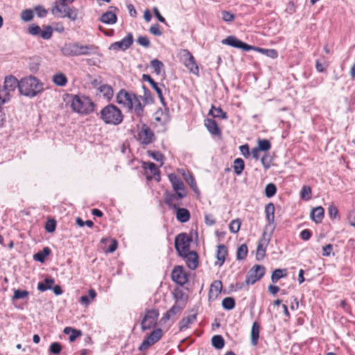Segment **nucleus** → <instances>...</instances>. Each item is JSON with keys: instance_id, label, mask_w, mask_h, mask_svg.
I'll return each instance as SVG.
<instances>
[{"instance_id": "39", "label": "nucleus", "mask_w": 355, "mask_h": 355, "mask_svg": "<svg viewBox=\"0 0 355 355\" xmlns=\"http://www.w3.org/2000/svg\"><path fill=\"white\" fill-rule=\"evenodd\" d=\"M223 288L222 282L219 280H215L211 284L209 293H214L215 296L217 297L220 293Z\"/></svg>"}, {"instance_id": "5", "label": "nucleus", "mask_w": 355, "mask_h": 355, "mask_svg": "<svg viewBox=\"0 0 355 355\" xmlns=\"http://www.w3.org/2000/svg\"><path fill=\"white\" fill-rule=\"evenodd\" d=\"M137 139L141 145L148 146L155 141V133L146 123L141 121V125H137Z\"/></svg>"}, {"instance_id": "38", "label": "nucleus", "mask_w": 355, "mask_h": 355, "mask_svg": "<svg viewBox=\"0 0 355 355\" xmlns=\"http://www.w3.org/2000/svg\"><path fill=\"white\" fill-rule=\"evenodd\" d=\"M182 175L184 180L191 186V189L194 191H196L198 190V187L193 175L190 173L185 172L182 173Z\"/></svg>"}, {"instance_id": "31", "label": "nucleus", "mask_w": 355, "mask_h": 355, "mask_svg": "<svg viewBox=\"0 0 355 355\" xmlns=\"http://www.w3.org/2000/svg\"><path fill=\"white\" fill-rule=\"evenodd\" d=\"M51 253V250L48 247H45L43 248L42 251H40L33 255V259L35 261H39L40 263H44L46 257L49 255Z\"/></svg>"}, {"instance_id": "16", "label": "nucleus", "mask_w": 355, "mask_h": 355, "mask_svg": "<svg viewBox=\"0 0 355 355\" xmlns=\"http://www.w3.org/2000/svg\"><path fill=\"white\" fill-rule=\"evenodd\" d=\"M18 87L19 89V81L13 76H8L5 78L4 85L2 88L7 94L10 95V92H14Z\"/></svg>"}, {"instance_id": "18", "label": "nucleus", "mask_w": 355, "mask_h": 355, "mask_svg": "<svg viewBox=\"0 0 355 355\" xmlns=\"http://www.w3.org/2000/svg\"><path fill=\"white\" fill-rule=\"evenodd\" d=\"M185 259L187 265L191 270H195L198 266V255L194 251H189L185 254H180Z\"/></svg>"}, {"instance_id": "2", "label": "nucleus", "mask_w": 355, "mask_h": 355, "mask_svg": "<svg viewBox=\"0 0 355 355\" xmlns=\"http://www.w3.org/2000/svg\"><path fill=\"white\" fill-rule=\"evenodd\" d=\"M43 90V84L35 77L30 76L19 80V92L33 98Z\"/></svg>"}, {"instance_id": "10", "label": "nucleus", "mask_w": 355, "mask_h": 355, "mask_svg": "<svg viewBox=\"0 0 355 355\" xmlns=\"http://www.w3.org/2000/svg\"><path fill=\"white\" fill-rule=\"evenodd\" d=\"M175 191V193L166 192L164 202L168 207L173 209H178L180 204L176 202L184 198L187 196V192L178 191Z\"/></svg>"}, {"instance_id": "60", "label": "nucleus", "mask_w": 355, "mask_h": 355, "mask_svg": "<svg viewBox=\"0 0 355 355\" xmlns=\"http://www.w3.org/2000/svg\"><path fill=\"white\" fill-rule=\"evenodd\" d=\"M222 15V19L227 22H232L234 19V15L228 12V11H223L221 12Z\"/></svg>"}, {"instance_id": "35", "label": "nucleus", "mask_w": 355, "mask_h": 355, "mask_svg": "<svg viewBox=\"0 0 355 355\" xmlns=\"http://www.w3.org/2000/svg\"><path fill=\"white\" fill-rule=\"evenodd\" d=\"M287 275L286 269H276L271 275V280L273 283H277L278 280Z\"/></svg>"}, {"instance_id": "23", "label": "nucleus", "mask_w": 355, "mask_h": 355, "mask_svg": "<svg viewBox=\"0 0 355 355\" xmlns=\"http://www.w3.org/2000/svg\"><path fill=\"white\" fill-rule=\"evenodd\" d=\"M176 211V218L178 221L181 223H186L190 219V212L188 209L185 208H180L179 206L178 209H175Z\"/></svg>"}, {"instance_id": "11", "label": "nucleus", "mask_w": 355, "mask_h": 355, "mask_svg": "<svg viewBox=\"0 0 355 355\" xmlns=\"http://www.w3.org/2000/svg\"><path fill=\"white\" fill-rule=\"evenodd\" d=\"M162 336V330L161 329H157L153 330L150 335L146 337L139 347V350L144 351L147 349L150 346L154 345Z\"/></svg>"}, {"instance_id": "40", "label": "nucleus", "mask_w": 355, "mask_h": 355, "mask_svg": "<svg viewBox=\"0 0 355 355\" xmlns=\"http://www.w3.org/2000/svg\"><path fill=\"white\" fill-rule=\"evenodd\" d=\"M185 67L193 73L198 74L199 72L198 67L195 61L194 58L193 59L187 60L184 63Z\"/></svg>"}, {"instance_id": "44", "label": "nucleus", "mask_w": 355, "mask_h": 355, "mask_svg": "<svg viewBox=\"0 0 355 355\" xmlns=\"http://www.w3.org/2000/svg\"><path fill=\"white\" fill-rule=\"evenodd\" d=\"M253 49L261 52L262 53L265 54L266 55L271 58H276L278 56L277 51L275 49H266L259 47H254Z\"/></svg>"}, {"instance_id": "26", "label": "nucleus", "mask_w": 355, "mask_h": 355, "mask_svg": "<svg viewBox=\"0 0 355 355\" xmlns=\"http://www.w3.org/2000/svg\"><path fill=\"white\" fill-rule=\"evenodd\" d=\"M266 217L268 223V225H270L275 222V206L273 203H268L265 207Z\"/></svg>"}, {"instance_id": "54", "label": "nucleus", "mask_w": 355, "mask_h": 355, "mask_svg": "<svg viewBox=\"0 0 355 355\" xmlns=\"http://www.w3.org/2000/svg\"><path fill=\"white\" fill-rule=\"evenodd\" d=\"M180 59L184 63L189 60L193 59L192 54L187 49H182L180 52Z\"/></svg>"}, {"instance_id": "33", "label": "nucleus", "mask_w": 355, "mask_h": 355, "mask_svg": "<svg viewBox=\"0 0 355 355\" xmlns=\"http://www.w3.org/2000/svg\"><path fill=\"white\" fill-rule=\"evenodd\" d=\"M234 173L239 175L242 173L245 168L244 161L241 158H236L234 161Z\"/></svg>"}, {"instance_id": "63", "label": "nucleus", "mask_w": 355, "mask_h": 355, "mask_svg": "<svg viewBox=\"0 0 355 355\" xmlns=\"http://www.w3.org/2000/svg\"><path fill=\"white\" fill-rule=\"evenodd\" d=\"M322 255L324 257H329L333 251V245L327 244L322 248Z\"/></svg>"}, {"instance_id": "15", "label": "nucleus", "mask_w": 355, "mask_h": 355, "mask_svg": "<svg viewBox=\"0 0 355 355\" xmlns=\"http://www.w3.org/2000/svg\"><path fill=\"white\" fill-rule=\"evenodd\" d=\"M270 240V235L266 238V232H263L257 248L256 258L257 260L259 261L265 257L266 247L268 245Z\"/></svg>"}, {"instance_id": "62", "label": "nucleus", "mask_w": 355, "mask_h": 355, "mask_svg": "<svg viewBox=\"0 0 355 355\" xmlns=\"http://www.w3.org/2000/svg\"><path fill=\"white\" fill-rule=\"evenodd\" d=\"M41 32V28L39 26L35 24H32L28 28V33L32 35H39Z\"/></svg>"}, {"instance_id": "43", "label": "nucleus", "mask_w": 355, "mask_h": 355, "mask_svg": "<svg viewBox=\"0 0 355 355\" xmlns=\"http://www.w3.org/2000/svg\"><path fill=\"white\" fill-rule=\"evenodd\" d=\"M248 247L245 244L241 245L237 249L236 259L239 260L244 259L248 254Z\"/></svg>"}, {"instance_id": "59", "label": "nucleus", "mask_w": 355, "mask_h": 355, "mask_svg": "<svg viewBox=\"0 0 355 355\" xmlns=\"http://www.w3.org/2000/svg\"><path fill=\"white\" fill-rule=\"evenodd\" d=\"M62 346L59 343H53L50 346V352L54 354L60 353Z\"/></svg>"}, {"instance_id": "6", "label": "nucleus", "mask_w": 355, "mask_h": 355, "mask_svg": "<svg viewBox=\"0 0 355 355\" xmlns=\"http://www.w3.org/2000/svg\"><path fill=\"white\" fill-rule=\"evenodd\" d=\"M51 12L54 15L60 17H67L72 21H75L78 18V10L76 8H70L68 6L60 8L58 2H54Z\"/></svg>"}, {"instance_id": "28", "label": "nucleus", "mask_w": 355, "mask_h": 355, "mask_svg": "<svg viewBox=\"0 0 355 355\" xmlns=\"http://www.w3.org/2000/svg\"><path fill=\"white\" fill-rule=\"evenodd\" d=\"M184 309L183 306L179 304H174L168 311L164 315L162 320L164 321L168 320L172 315H175L180 313V311Z\"/></svg>"}, {"instance_id": "56", "label": "nucleus", "mask_w": 355, "mask_h": 355, "mask_svg": "<svg viewBox=\"0 0 355 355\" xmlns=\"http://www.w3.org/2000/svg\"><path fill=\"white\" fill-rule=\"evenodd\" d=\"M311 189L309 187L304 186L301 191V198L304 200L311 198Z\"/></svg>"}, {"instance_id": "50", "label": "nucleus", "mask_w": 355, "mask_h": 355, "mask_svg": "<svg viewBox=\"0 0 355 355\" xmlns=\"http://www.w3.org/2000/svg\"><path fill=\"white\" fill-rule=\"evenodd\" d=\"M99 90L101 92L103 93V95L107 98L110 96H112L113 94V89L112 88L107 85H103L100 87Z\"/></svg>"}, {"instance_id": "7", "label": "nucleus", "mask_w": 355, "mask_h": 355, "mask_svg": "<svg viewBox=\"0 0 355 355\" xmlns=\"http://www.w3.org/2000/svg\"><path fill=\"white\" fill-rule=\"evenodd\" d=\"M192 239L186 233H181L175 239V248L179 255L185 254L190 251V243Z\"/></svg>"}, {"instance_id": "36", "label": "nucleus", "mask_w": 355, "mask_h": 355, "mask_svg": "<svg viewBox=\"0 0 355 355\" xmlns=\"http://www.w3.org/2000/svg\"><path fill=\"white\" fill-rule=\"evenodd\" d=\"M212 345L217 349H220L224 347L225 341L222 336L215 335L211 338Z\"/></svg>"}, {"instance_id": "13", "label": "nucleus", "mask_w": 355, "mask_h": 355, "mask_svg": "<svg viewBox=\"0 0 355 355\" xmlns=\"http://www.w3.org/2000/svg\"><path fill=\"white\" fill-rule=\"evenodd\" d=\"M222 43L224 44H227L234 48L241 49L245 51H248L254 49V46L243 42L235 36L227 37L225 40L222 41Z\"/></svg>"}, {"instance_id": "41", "label": "nucleus", "mask_w": 355, "mask_h": 355, "mask_svg": "<svg viewBox=\"0 0 355 355\" xmlns=\"http://www.w3.org/2000/svg\"><path fill=\"white\" fill-rule=\"evenodd\" d=\"M144 89V95L143 96H140L144 101L145 104H152L154 102V98L153 97L150 92L143 85Z\"/></svg>"}, {"instance_id": "3", "label": "nucleus", "mask_w": 355, "mask_h": 355, "mask_svg": "<svg viewBox=\"0 0 355 355\" xmlns=\"http://www.w3.org/2000/svg\"><path fill=\"white\" fill-rule=\"evenodd\" d=\"M100 119L105 124L118 125L122 123L123 114L118 107L113 104H109L101 110Z\"/></svg>"}, {"instance_id": "51", "label": "nucleus", "mask_w": 355, "mask_h": 355, "mask_svg": "<svg viewBox=\"0 0 355 355\" xmlns=\"http://www.w3.org/2000/svg\"><path fill=\"white\" fill-rule=\"evenodd\" d=\"M29 293L26 291L14 290L12 300L24 299L28 297Z\"/></svg>"}, {"instance_id": "64", "label": "nucleus", "mask_w": 355, "mask_h": 355, "mask_svg": "<svg viewBox=\"0 0 355 355\" xmlns=\"http://www.w3.org/2000/svg\"><path fill=\"white\" fill-rule=\"evenodd\" d=\"M146 168L149 169L154 175H155L156 174H159V173L158 168L153 162L147 163V166Z\"/></svg>"}, {"instance_id": "42", "label": "nucleus", "mask_w": 355, "mask_h": 355, "mask_svg": "<svg viewBox=\"0 0 355 355\" xmlns=\"http://www.w3.org/2000/svg\"><path fill=\"white\" fill-rule=\"evenodd\" d=\"M222 306L224 309L232 310L235 306V301L233 297H227L222 301Z\"/></svg>"}, {"instance_id": "12", "label": "nucleus", "mask_w": 355, "mask_h": 355, "mask_svg": "<svg viewBox=\"0 0 355 355\" xmlns=\"http://www.w3.org/2000/svg\"><path fill=\"white\" fill-rule=\"evenodd\" d=\"M133 44V35L131 33H129L124 38L119 42L112 43L109 49L114 51H125L131 46Z\"/></svg>"}, {"instance_id": "29", "label": "nucleus", "mask_w": 355, "mask_h": 355, "mask_svg": "<svg viewBox=\"0 0 355 355\" xmlns=\"http://www.w3.org/2000/svg\"><path fill=\"white\" fill-rule=\"evenodd\" d=\"M97 47L93 44L90 45H80L78 44V51L80 55H89L96 51Z\"/></svg>"}, {"instance_id": "4", "label": "nucleus", "mask_w": 355, "mask_h": 355, "mask_svg": "<svg viewBox=\"0 0 355 355\" xmlns=\"http://www.w3.org/2000/svg\"><path fill=\"white\" fill-rule=\"evenodd\" d=\"M71 107L76 112L87 114L94 111L95 105L88 97L74 95L71 97Z\"/></svg>"}, {"instance_id": "14", "label": "nucleus", "mask_w": 355, "mask_h": 355, "mask_svg": "<svg viewBox=\"0 0 355 355\" xmlns=\"http://www.w3.org/2000/svg\"><path fill=\"white\" fill-rule=\"evenodd\" d=\"M171 278L173 282L179 285H184L187 282V275L182 266H175L172 272Z\"/></svg>"}, {"instance_id": "37", "label": "nucleus", "mask_w": 355, "mask_h": 355, "mask_svg": "<svg viewBox=\"0 0 355 355\" xmlns=\"http://www.w3.org/2000/svg\"><path fill=\"white\" fill-rule=\"evenodd\" d=\"M150 66L157 75H160L162 71H164V64L157 59L153 60L150 62Z\"/></svg>"}, {"instance_id": "53", "label": "nucleus", "mask_w": 355, "mask_h": 355, "mask_svg": "<svg viewBox=\"0 0 355 355\" xmlns=\"http://www.w3.org/2000/svg\"><path fill=\"white\" fill-rule=\"evenodd\" d=\"M56 221L54 219H49L45 225V230L47 232L51 233L55 230Z\"/></svg>"}, {"instance_id": "17", "label": "nucleus", "mask_w": 355, "mask_h": 355, "mask_svg": "<svg viewBox=\"0 0 355 355\" xmlns=\"http://www.w3.org/2000/svg\"><path fill=\"white\" fill-rule=\"evenodd\" d=\"M142 79L144 80L147 81V82H148L150 83V85L152 86V87L157 92V94L158 95V97H159L161 103H162V105L164 106H166V103L164 101V96H163V94H162V87L165 88L164 85H161L160 86L158 85V84L157 83H155L154 81V80L148 74H143Z\"/></svg>"}, {"instance_id": "34", "label": "nucleus", "mask_w": 355, "mask_h": 355, "mask_svg": "<svg viewBox=\"0 0 355 355\" xmlns=\"http://www.w3.org/2000/svg\"><path fill=\"white\" fill-rule=\"evenodd\" d=\"M53 83L58 86H64L67 83L66 76L62 73H56L53 77Z\"/></svg>"}, {"instance_id": "1", "label": "nucleus", "mask_w": 355, "mask_h": 355, "mask_svg": "<svg viewBox=\"0 0 355 355\" xmlns=\"http://www.w3.org/2000/svg\"><path fill=\"white\" fill-rule=\"evenodd\" d=\"M116 102L129 111L133 110L137 116L139 118L143 116L144 105L141 103L139 96L136 94L121 89L116 96Z\"/></svg>"}, {"instance_id": "46", "label": "nucleus", "mask_w": 355, "mask_h": 355, "mask_svg": "<svg viewBox=\"0 0 355 355\" xmlns=\"http://www.w3.org/2000/svg\"><path fill=\"white\" fill-rule=\"evenodd\" d=\"M257 148L262 151H268L271 148V144L268 139H259Z\"/></svg>"}, {"instance_id": "27", "label": "nucleus", "mask_w": 355, "mask_h": 355, "mask_svg": "<svg viewBox=\"0 0 355 355\" xmlns=\"http://www.w3.org/2000/svg\"><path fill=\"white\" fill-rule=\"evenodd\" d=\"M101 21L107 24H114L117 21L116 14L111 11H107L101 15Z\"/></svg>"}, {"instance_id": "49", "label": "nucleus", "mask_w": 355, "mask_h": 355, "mask_svg": "<svg viewBox=\"0 0 355 355\" xmlns=\"http://www.w3.org/2000/svg\"><path fill=\"white\" fill-rule=\"evenodd\" d=\"M40 34L44 40H49L53 34V28L51 26H47L45 27L44 31L41 30Z\"/></svg>"}, {"instance_id": "24", "label": "nucleus", "mask_w": 355, "mask_h": 355, "mask_svg": "<svg viewBox=\"0 0 355 355\" xmlns=\"http://www.w3.org/2000/svg\"><path fill=\"white\" fill-rule=\"evenodd\" d=\"M227 254V248L224 245H218V250H217V254H216V258L218 259V261L216 262V265H218L221 266L225 260V257Z\"/></svg>"}, {"instance_id": "25", "label": "nucleus", "mask_w": 355, "mask_h": 355, "mask_svg": "<svg viewBox=\"0 0 355 355\" xmlns=\"http://www.w3.org/2000/svg\"><path fill=\"white\" fill-rule=\"evenodd\" d=\"M324 217V209L322 207L313 208L311 212V219L316 223L322 222Z\"/></svg>"}, {"instance_id": "57", "label": "nucleus", "mask_w": 355, "mask_h": 355, "mask_svg": "<svg viewBox=\"0 0 355 355\" xmlns=\"http://www.w3.org/2000/svg\"><path fill=\"white\" fill-rule=\"evenodd\" d=\"M166 115H164L162 110L159 108L155 113V119L160 123H163L166 121Z\"/></svg>"}, {"instance_id": "22", "label": "nucleus", "mask_w": 355, "mask_h": 355, "mask_svg": "<svg viewBox=\"0 0 355 355\" xmlns=\"http://www.w3.org/2000/svg\"><path fill=\"white\" fill-rule=\"evenodd\" d=\"M205 125L207 130L213 135H220L221 131L218 126L216 121L212 119H207L205 120Z\"/></svg>"}, {"instance_id": "19", "label": "nucleus", "mask_w": 355, "mask_h": 355, "mask_svg": "<svg viewBox=\"0 0 355 355\" xmlns=\"http://www.w3.org/2000/svg\"><path fill=\"white\" fill-rule=\"evenodd\" d=\"M62 53L65 56H79L78 43H67L61 48Z\"/></svg>"}, {"instance_id": "20", "label": "nucleus", "mask_w": 355, "mask_h": 355, "mask_svg": "<svg viewBox=\"0 0 355 355\" xmlns=\"http://www.w3.org/2000/svg\"><path fill=\"white\" fill-rule=\"evenodd\" d=\"M197 313L193 312L188 316L183 318L179 322L180 331H182L188 329L190 324L194 323L196 321Z\"/></svg>"}, {"instance_id": "9", "label": "nucleus", "mask_w": 355, "mask_h": 355, "mask_svg": "<svg viewBox=\"0 0 355 355\" xmlns=\"http://www.w3.org/2000/svg\"><path fill=\"white\" fill-rule=\"evenodd\" d=\"M265 274V268L261 265L253 266L247 273L245 283L248 285L254 284L256 282L263 277Z\"/></svg>"}, {"instance_id": "52", "label": "nucleus", "mask_w": 355, "mask_h": 355, "mask_svg": "<svg viewBox=\"0 0 355 355\" xmlns=\"http://www.w3.org/2000/svg\"><path fill=\"white\" fill-rule=\"evenodd\" d=\"M33 17V12L30 9L24 10L21 12V18L24 21H29Z\"/></svg>"}, {"instance_id": "55", "label": "nucleus", "mask_w": 355, "mask_h": 355, "mask_svg": "<svg viewBox=\"0 0 355 355\" xmlns=\"http://www.w3.org/2000/svg\"><path fill=\"white\" fill-rule=\"evenodd\" d=\"M137 42L140 46H142L145 48H148L150 45V40L146 36H139Z\"/></svg>"}, {"instance_id": "58", "label": "nucleus", "mask_w": 355, "mask_h": 355, "mask_svg": "<svg viewBox=\"0 0 355 355\" xmlns=\"http://www.w3.org/2000/svg\"><path fill=\"white\" fill-rule=\"evenodd\" d=\"M10 95L7 94L5 90L0 88V106L10 101Z\"/></svg>"}, {"instance_id": "48", "label": "nucleus", "mask_w": 355, "mask_h": 355, "mask_svg": "<svg viewBox=\"0 0 355 355\" xmlns=\"http://www.w3.org/2000/svg\"><path fill=\"white\" fill-rule=\"evenodd\" d=\"M148 155L153 158L157 162H159L160 166L163 164V160H164V155L162 153L158 152V151H148Z\"/></svg>"}, {"instance_id": "21", "label": "nucleus", "mask_w": 355, "mask_h": 355, "mask_svg": "<svg viewBox=\"0 0 355 355\" xmlns=\"http://www.w3.org/2000/svg\"><path fill=\"white\" fill-rule=\"evenodd\" d=\"M168 177L174 191H186L184 183L175 173H171Z\"/></svg>"}, {"instance_id": "32", "label": "nucleus", "mask_w": 355, "mask_h": 355, "mask_svg": "<svg viewBox=\"0 0 355 355\" xmlns=\"http://www.w3.org/2000/svg\"><path fill=\"white\" fill-rule=\"evenodd\" d=\"M209 115H212L214 118L227 119V116L226 112H224L220 107L216 108L214 105L211 106L209 112Z\"/></svg>"}, {"instance_id": "8", "label": "nucleus", "mask_w": 355, "mask_h": 355, "mask_svg": "<svg viewBox=\"0 0 355 355\" xmlns=\"http://www.w3.org/2000/svg\"><path fill=\"white\" fill-rule=\"evenodd\" d=\"M159 316V311L157 309L147 310L141 320V327L142 331L150 329L155 326Z\"/></svg>"}, {"instance_id": "30", "label": "nucleus", "mask_w": 355, "mask_h": 355, "mask_svg": "<svg viewBox=\"0 0 355 355\" xmlns=\"http://www.w3.org/2000/svg\"><path fill=\"white\" fill-rule=\"evenodd\" d=\"M259 337V325L254 322L251 329V343L252 345H257Z\"/></svg>"}, {"instance_id": "45", "label": "nucleus", "mask_w": 355, "mask_h": 355, "mask_svg": "<svg viewBox=\"0 0 355 355\" xmlns=\"http://www.w3.org/2000/svg\"><path fill=\"white\" fill-rule=\"evenodd\" d=\"M277 192V187L275 184H268L265 187V195L268 198H271L275 195Z\"/></svg>"}, {"instance_id": "47", "label": "nucleus", "mask_w": 355, "mask_h": 355, "mask_svg": "<svg viewBox=\"0 0 355 355\" xmlns=\"http://www.w3.org/2000/svg\"><path fill=\"white\" fill-rule=\"evenodd\" d=\"M241 225V221L240 219H235L232 220V222L230 224V230L232 233H237L239 230Z\"/></svg>"}, {"instance_id": "61", "label": "nucleus", "mask_w": 355, "mask_h": 355, "mask_svg": "<svg viewBox=\"0 0 355 355\" xmlns=\"http://www.w3.org/2000/svg\"><path fill=\"white\" fill-rule=\"evenodd\" d=\"M149 31L151 34L157 36H160L162 33L159 29V25L158 24H155L150 26Z\"/></svg>"}]
</instances>
